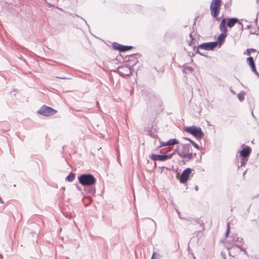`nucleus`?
I'll return each mask as SVG.
<instances>
[{
  "label": "nucleus",
  "instance_id": "obj_1",
  "mask_svg": "<svg viewBox=\"0 0 259 259\" xmlns=\"http://www.w3.org/2000/svg\"><path fill=\"white\" fill-rule=\"evenodd\" d=\"M175 152L179 157L184 159V160H182V162H183L184 164L192 159L196 155V153H195L193 156L191 146L189 144H182L180 146L179 150H176Z\"/></svg>",
  "mask_w": 259,
  "mask_h": 259
},
{
  "label": "nucleus",
  "instance_id": "obj_2",
  "mask_svg": "<svg viewBox=\"0 0 259 259\" xmlns=\"http://www.w3.org/2000/svg\"><path fill=\"white\" fill-rule=\"evenodd\" d=\"M79 183L83 186H91L89 190V193L94 194L96 192L95 188H93L92 186L96 183V180L94 176L90 174H84L81 175L78 177Z\"/></svg>",
  "mask_w": 259,
  "mask_h": 259
},
{
  "label": "nucleus",
  "instance_id": "obj_3",
  "mask_svg": "<svg viewBox=\"0 0 259 259\" xmlns=\"http://www.w3.org/2000/svg\"><path fill=\"white\" fill-rule=\"evenodd\" d=\"M218 44V41H212L208 42L201 44L197 46V50L196 51V53H198L201 56L206 57V55L205 53L200 52L201 50H204L206 51H210L213 50L217 47Z\"/></svg>",
  "mask_w": 259,
  "mask_h": 259
},
{
  "label": "nucleus",
  "instance_id": "obj_4",
  "mask_svg": "<svg viewBox=\"0 0 259 259\" xmlns=\"http://www.w3.org/2000/svg\"><path fill=\"white\" fill-rule=\"evenodd\" d=\"M221 5V0H212L210 5V11L213 17H218L220 12Z\"/></svg>",
  "mask_w": 259,
  "mask_h": 259
},
{
  "label": "nucleus",
  "instance_id": "obj_5",
  "mask_svg": "<svg viewBox=\"0 0 259 259\" xmlns=\"http://www.w3.org/2000/svg\"><path fill=\"white\" fill-rule=\"evenodd\" d=\"M185 130L187 132L190 133L199 140L202 139L204 135V133L200 127L195 126H188Z\"/></svg>",
  "mask_w": 259,
  "mask_h": 259
},
{
  "label": "nucleus",
  "instance_id": "obj_6",
  "mask_svg": "<svg viewBox=\"0 0 259 259\" xmlns=\"http://www.w3.org/2000/svg\"><path fill=\"white\" fill-rule=\"evenodd\" d=\"M57 112V111L51 107L47 106L45 105L42 106L37 111L38 114L44 116H50L54 115Z\"/></svg>",
  "mask_w": 259,
  "mask_h": 259
},
{
  "label": "nucleus",
  "instance_id": "obj_7",
  "mask_svg": "<svg viewBox=\"0 0 259 259\" xmlns=\"http://www.w3.org/2000/svg\"><path fill=\"white\" fill-rule=\"evenodd\" d=\"M117 72L122 76H128L132 73V67L130 65H125L119 66L117 68Z\"/></svg>",
  "mask_w": 259,
  "mask_h": 259
},
{
  "label": "nucleus",
  "instance_id": "obj_8",
  "mask_svg": "<svg viewBox=\"0 0 259 259\" xmlns=\"http://www.w3.org/2000/svg\"><path fill=\"white\" fill-rule=\"evenodd\" d=\"M192 171V169L190 168H186L182 173L180 179V182L182 184L185 183L188 180L189 175H190Z\"/></svg>",
  "mask_w": 259,
  "mask_h": 259
},
{
  "label": "nucleus",
  "instance_id": "obj_9",
  "mask_svg": "<svg viewBox=\"0 0 259 259\" xmlns=\"http://www.w3.org/2000/svg\"><path fill=\"white\" fill-rule=\"evenodd\" d=\"M165 157H164V155H158L154 154H152L149 156V158L153 161L158 160L164 161H165Z\"/></svg>",
  "mask_w": 259,
  "mask_h": 259
},
{
  "label": "nucleus",
  "instance_id": "obj_10",
  "mask_svg": "<svg viewBox=\"0 0 259 259\" xmlns=\"http://www.w3.org/2000/svg\"><path fill=\"white\" fill-rule=\"evenodd\" d=\"M251 152V148L247 146H246L245 148L243 149L240 151V155L243 158H246L249 156Z\"/></svg>",
  "mask_w": 259,
  "mask_h": 259
},
{
  "label": "nucleus",
  "instance_id": "obj_11",
  "mask_svg": "<svg viewBox=\"0 0 259 259\" xmlns=\"http://www.w3.org/2000/svg\"><path fill=\"white\" fill-rule=\"evenodd\" d=\"M179 141L176 139H169L168 141L166 142H162L161 143L160 146H170V145H174L175 144H179Z\"/></svg>",
  "mask_w": 259,
  "mask_h": 259
},
{
  "label": "nucleus",
  "instance_id": "obj_12",
  "mask_svg": "<svg viewBox=\"0 0 259 259\" xmlns=\"http://www.w3.org/2000/svg\"><path fill=\"white\" fill-rule=\"evenodd\" d=\"M238 19L236 18H229L228 20L227 26L231 28V27H233L234 26V25L236 23L238 22Z\"/></svg>",
  "mask_w": 259,
  "mask_h": 259
},
{
  "label": "nucleus",
  "instance_id": "obj_13",
  "mask_svg": "<svg viewBox=\"0 0 259 259\" xmlns=\"http://www.w3.org/2000/svg\"><path fill=\"white\" fill-rule=\"evenodd\" d=\"M219 28L222 32L227 33L228 30H227V27H226V19H223L222 20V21L220 24Z\"/></svg>",
  "mask_w": 259,
  "mask_h": 259
},
{
  "label": "nucleus",
  "instance_id": "obj_14",
  "mask_svg": "<svg viewBox=\"0 0 259 259\" xmlns=\"http://www.w3.org/2000/svg\"><path fill=\"white\" fill-rule=\"evenodd\" d=\"M194 221L197 224H199L202 228L201 230H199L198 232H202L204 231L205 228V225H204V223H203V222L200 219H194Z\"/></svg>",
  "mask_w": 259,
  "mask_h": 259
},
{
  "label": "nucleus",
  "instance_id": "obj_15",
  "mask_svg": "<svg viewBox=\"0 0 259 259\" xmlns=\"http://www.w3.org/2000/svg\"><path fill=\"white\" fill-rule=\"evenodd\" d=\"M75 178V174L73 172H70L68 176H67L65 178V180L66 181H68L69 182H73Z\"/></svg>",
  "mask_w": 259,
  "mask_h": 259
},
{
  "label": "nucleus",
  "instance_id": "obj_16",
  "mask_svg": "<svg viewBox=\"0 0 259 259\" xmlns=\"http://www.w3.org/2000/svg\"><path fill=\"white\" fill-rule=\"evenodd\" d=\"M232 241L236 242L237 244H242L243 239L242 238H239L236 235H234L232 236Z\"/></svg>",
  "mask_w": 259,
  "mask_h": 259
},
{
  "label": "nucleus",
  "instance_id": "obj_17",
  "mask_svg": "<svg viewBox=\"0 0 259 259\" xmlns=\"http://www.w3.org/2000/svg\"><path fill=\"white\" fill-rule=\"evenodd\" d=\"M227 36V34L223 32L218 37V40L219 41V44H221L225 41V38Z\"/></svg>",
  "mask_w": 259,
  "mask_h": 259
},
{
  "label": "nucleus",
  "instance_id": "obj_18",
  "mask_svg": "<svg viewBox=\"0 0 259 259\" xmlns=\"http://www.w3.org/2000/svg\"><path fill=\"white\" fill-rule=\"evenodd\" d=\"M184 139L187 141H189L191 143V144L194 146V147L197 149H199V146L194 141L187 137H184Z\"/></svg>",
  "mask_w": 259,
  "mask_h": 259
},
{
  "label": "nucleus",
  "instance_id": "obj_19",
  "mask_svg": "<svg viewBox=\"0 0 259 259\" xmlns=\"http://www.w3.org/2000/svg\"><path fill=\"white\" fill-rule=\"evenodd\" d=\"M132 49H133V47L132 46H123V45H121V51L120 52H126V51H127L128 50H131Z\"/></svg>",
  "mask_w": 259,
  "mask_h": 259
},
{
  "label": "nucleus",
  "instance_id": "obj_20",
  "mask_svg": "<svg viewBox=\"0 0 259 259\" xmlns=\"http://www.w3.org/2000/svg\"><path fill=\"white\" fill-rule=\"evenodd\" d=\"M245 93L244 91H241L238 94V98L240 101L242 102L244 100Z\"/></svg>",
  "mask_w": 259,
  "mask_h": 259
},
{
  "label": "nucleus",
  "instance_id": "obj_21",
  "mask_svg": "<svg viewBox=\"0 0 259 259\" xmlns=\"http://www.w3.org/2000/svg\"><path fill=\"white\" fill-rule=\"evenodd\" d=\"M122 45H120L117 42H114L113 44H112V46H113V48L115 50H118L119 52H120L121 51V46Z\"/></svg>",
  "mask_w": 259,
  "mask_h": 259
},
{
  "label": "nucleus",
  "instance_id": "obj_22",
  "mask_svg": "<svg viewBox=\"0 0 259 259\" xmlns=\"http://www.w3.org/2000/svg\"><path fill=\"white\" fill-rule=\"evenodd\" d=\"M247 61L248 63L250 65V66H252L255 64L253 61V59L252 57H249L248 58H247Z\"/></svg>",
  "mask_w": 259,
  "mask_h": 259
},
{
  "label": "nucleus",
  "instance_id": "obj_23",
  "mask_svg": "<svg viewBox=\"0 0 259 259\" xmlns=\"http://www.w3.org/2000/svg\"><path fill=\"white\" fill-rule=\"evenodd\" d=\"M190 37L191 38V41H190L189 43V45L190 46L193 47L194 48H195V46L193 45V41H195V39L193 38L192 34L191 33L190 34Z\"/></svg>",
  "mask_w": 259,
  "mask_h": 259
},
{
  "label": "nucleus",
  "instance_id": "obj_24",
  "mask_svg": "<svg viewBox=\"0 0 259 259\" xmlns=\"http://www.w3.org/2000/svg\"><path fill=\"white\" fill-rule=\"evenodd\" d=\"M251 68V70L258 77H259V73L256 70L255 64L252 66H250Z\"/></svg>",
  "mask_w": 259,
  "mask_h": 259
},
{
  "label": "nucleus",
  "instance_id": "obj_25",
  "mask_svg": "<svg viewBox=\"0 0 259 259\" xmlns=\"http://www.w3.org/2000/svg\"><path fill=\"white\" fill-rule=\"evenodd\" d=\"M159 257V255L158 253H156L155 252H154L153 253V254L152 255L151 259H154V258H157L156 259H158Z\"/></svg>",
  "mask_w": 259,
  "mask_h": 259
},
{
  "label": "nucleus",
  "instance_id": "obj_26",
  "mask_svg": "<svg viewBox=\"0 0 259 259\" xmlns=\"http://www.w3.org/2000/svg\"><path fill=\"white\" fill-rule=\"evenodd\" d=\"M242 244H237L235 245V247H237L239 249H240L241 250L245 251V249L243 247H242Z\"/></svg>",
  "mask_w": 259,
  "mask_h": 259
},
{
  "label": "nucleus",
  "instance_id": "obj_27",
  "mask_svg": "<svg viewBox=\"0 0 259 259\" xmlns=\"http://www.w3.org/2000/svg\"><path fill=\"white\" fill-rule=\"evenodd\" d=\"M173 155H174V153L170 154H168V155H164V157H166L165 158V161L166 160H167V159L171 158Z\"/></svg>",
  "mask_w": 259,
  "mask_h": 259
},
{
  "label": "nucleus",
  "instance_id": "obj_28",
  "mask_svg": "<svg viewBox=\"0 0 259 259\" xmlns=\"http://www.w3.org/2000/svg\"><path fill=\"white\" fill-rule=\"evenodd\" d=\"M185 69L187 70L191 73H192L194 70L193 68L192 67H186L185 68Z\"/></svg>",
  "mask_w": 259,
  "mask_h": 259
},
{
  "label": "nucleus",
  "instance_id": "obj_29",
  "mask_svg": "<svg viewBox=\"0 0 259 259\" xmlns=\"http://www.w3.org/2000/svg\"><path fill=\"white\" fill-rule=\"evenodd\" d=\"M230 232V225L229 223H227V229L226 233V236H227Z\"/></svg>",
  "mask_w": 259,
  "mask_h": 259
},
{
  "label": "nucleus",
  "instance_id": "obj_30",
  "mask_svg": "<svg viewBox=\"0 0 259 259\" xmlns=\"http://www.w3.org/2000/svg\"><path fill=\"white\" fill-rule=\"evenodd\" d=\"M244 158H243V157L241 158V166H242L245 163Z\"/></svg>",
  "mask_w": 259,
  "mask_h": 259
},
{
  "label": "nucleus",
  "instance_id": "obj_31",
  "mask_svg": "<svg viewBox=\"0 0 259 259\" xmlns=\"http://www.w3.org/2000/svg\"><path fill=\"white\" fill-rule=\"evenodd\" d=\"M238 24L240 25V29L241 30H243V24L241 23H240V22H239Z\"/></svg>",
  "mask_w": 259,
  "mask_h": 259
},
{
  "label": "nucleus",
  "instance_id": "obj_32",
  "mask_svg": "<svg viewBox=\"0 0 259 259\" xmlns=\"http://www.w3.org/2000/svg\"><path fill=\"white\" fill-rule=\"evenodd\" d=\"M198 186H195V189L196 190V191H198Z\"/></svg>",
  "mask_w": 259,
  "mask_h": 259
},
{
  "label": "nucleus",
  "instance_id": "obj_33",
  "mask_svg": "<svg viewBox=\"0 0 259 259\" xmlns=\"http://www.w3.org/2000/svg\"><path fill=\"white\" fill-rule=\"evenodd\" d=\"M249 50L251 51H252V52H255L256 51V50L255 49H250Z\"/></svg>",
  "mask_w": 259,
  "mask_h": 259
},
{
  "label": "nucleus",
  "instance_id": "obj_34",
  "mask_svg": "<svg viewBox=\"0 0 259 259\" xmlns=\"http://www.w3.org/2000/svg\"><path fill=\"white\" fill-rule=\"evenodd\" d=\"M0 202H1V203H4V202H3V201L1 197H0Z\"/></svg>",
  "mask_w": 259,
  "mask_h": 259
},
{
  "label": "nucleus",
  "instance_id": "obj_35",
  "mask_svg": "<svg viewBox=\"0 0 259 259\" xmlns=\"http://www.w3.org/2000/svg\"><path fill=\"white\" fill-rule=\"evenodd\" d=\"M80 18L82 20H83L85 22V23L87 24V21H85V20L83 18H82V17H80Z\"/></svg>",
  "mask_w": 259,
  "mask_h": 259
},
{
  "label": "nucleus",
  "instance_id": "obj_36",
  "mask_svg": "<svg viewBox=\"0 0 259 259\" xmlns=\"http://www.w3.org/2000/svg\"><path fill=\"white\" fill-rule=\"evenodd\" d=\"M246 51H247V52H247V55H249V54H250V53H249V50L248 49H247Z\"/></svg>",
  "mask_w": 259,
  "mask_h": 259
},
{
  "label": "nucleus",
  "instance_id": "obj_37",
  "mask_svg": "<svg viewBox=\"0 0 259 259\" xmlns=\"http://www.w3.org/2000/svg\"><path fill=\"white\" fill-rule=\"evenodd\" d=\"M231 92L232 93H233L234 94H235V92H234V91H233V90H231Z\"/></svg>",
  "mask_w": 259,
  "mask_h": 259
},
{
  "label": "nucleus",
  "instance_id": "obj_38",
  "mask_svg": "<svg viewBox=\"0 0 259 259\" xmlns=\"http://www.w3.org/2000/svg\"><path fill=\"white\" fill-rule=\"evenodd\" d=\"M256 4H259V0H256Z\"/></svg>",
  "mask_w": 259,
  "mask_h": 259
},
{
  "label": "nucleus",
  "instance_id": "obj_39",
  "mask_svg": "<svg viewBox=\"0 0 259 259\" xmlns=\"http://www.w3.org/2000/svg\"><path fill=\"white\" fill-rule=\"evenodd\" d=\"M254 258H256V256H255V255H254Z\"/></svg>",
  "mask_w": 259,
  "mask_h": 259
}]
</instances>
